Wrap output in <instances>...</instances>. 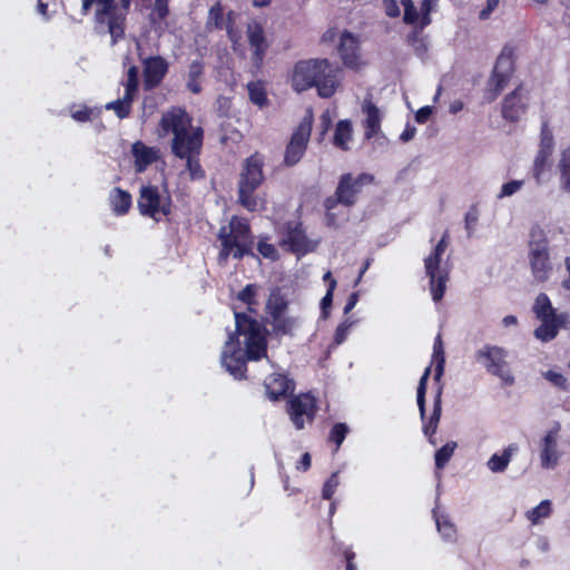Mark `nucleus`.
<instances>
[{
    "label": "nucleus",
    "instance_id": "nucleus-26",
    "mask_svg": "<svg viewBox=\"0 0 570 570\" xmlns=\"http://www.w3.org/2000/svg\"><path fill=\"white\" fill-rule=\"evenodd\" d=\"M126 14L127 12L124 11V13H120L117 9L112 14L106 16L105 22L108 24V32L111 37L112 45L125 37Z\"/></svg>",
    "mask_w": 570,
    "mask_h": 570
},
{
    "label": "nucleus",
    "instance_id": "nucleus-39",
    "mask_svg": "<svg viewBox=\"0 0 570 570\" xmlns=\"http://www.w3.org/2000/svg\"><path fill=\"white\" fill-rule=\"evenodd\" d=\"M257 292H258V286L256 284H247L237 294V299H239L240 302H243L244 304L247 305V311L249 313L256 312L254 306L257 305V299H256Z\"/></svg>",
    "mask_w": 570,
    "mask_h": 570
},
{
    "label": "nucleus",
    "instance_id": "nucleus-3",
    "mask_svg": "<svg viewBox=\"0 0 570 570\" xmlns=\"http://www.w3.org/2000/svg\"><path fill=\"white\" fill-rule=\"evenodd\" d=\"M336 71L327 59L298 61L294 67L292 86L297 92L316 87L320 97L331 98L338 87Z\"/></svg>",
    "mask_w": 570,
    "mask_h": 570
},
{
    "label": "nucleus",
    "instance_id": "nucleus-9",
    "mask_svg": "<svg viewBox=\"0 0 570 570\" xmlns=\"http://www.w3.org/2000/svg\"><path fill=\"white\" fill-rule=\"evenodd\" d=\"M509 352L498 345L485 344L474 353L476 362L482 364L485 371L501 380L505 386L514 384V376L507 361Z\"/></svg>",
    "mask_w": 570,
    "mask_h": 570
},
{
    "label": "nucleus",
    "instance_id": "nucleus-38",
    "mask_svg": "<svg viewBox=\"0 0 570 570\" xmlns=\"http://www.w3.org/2000/svg\"><path fill=\"white\" fill-rule=\"evenodd\" d=\"M134 99H135V96L129 95V97H128V94L125 92L122 99H117V100L108 102L106 105V109L114 110L119 119H125L131 112V105H132Z\"/></svg>",
    "mask_w": 570,
    "mask_h": 570
},
{
    "label": "nucleus",
    "instance_id": "nucleus-21",
    "mask_svg": "<svg viewBox=\"0 0 570 570\" xmlns=\"http://www.w3.org/2000/svg\"><path fill=\"white\" fill-rule=\"evenodd\" d=\"M362 110L366 116L363 121L364 136L366 139H372L381 131L382 115L377 106L367 99L364 100Z\"/></svg>",
    "mask_w": 570,
    "mask_h": 570
},
{
    "label": "nucleus",
    "instance_id": "nucleus-14",
    "mask_svg": "<svg viewBox=\"0 0 570 570\" xmlns=\"http://www.w3.org/2000/svg\"><path fill=\"white\" fill-rule=\"evenodd\" d=\"M287 413L295 429L303 430L305 421L312 423L316 416V399L311 393L292 396L287 402Z\"/></svg>",
    "mask_w": 570,
    "mask_h": 570
},
{
    "label": "nucleus",
    "instance_id": "nucleus-7",
    "mask_svg": "<svg viewBox=\"0 0 570 570\" xmlns=\"http://www.w3.org/2000/svg\"><path fill=\"white\" fill-rule=\"evenodd\" d=\"M529 236L528 258L531 273L537 282L543 283L549 279L552 272L549 240L544 230L539 225L531 227Z\"/></svg>",
    "mask_w": 570,
    "mask_h": 570
},
{
    "label": "nucleus",
    "instance_id": "nucleus-46",
    "mask_svg": "<svg viewBox=\"0 0 570 570\" xmlns=\"http://www.w3.org/2000/svg\"><path fill=\"white\" fill-rule=\"evenodd\" d=\"M272 320L273 328L277 334L287 335L292 333L295 325V321L293 318L285 317L284 314H281L278 317Z\"/></svg>",
    "mask_w": 570,
    "mask_h": 570
},
{
    "label": "nucleus",
    "instance_id": "nucleus-22",
    "mask_svg": "<svg viewBox=\"0 0 570 570\" xmlns=\"http://www.w3.org/2000/svg\"><path fill=\"white\" fill-rule=\"evenodd\" d=\"M558 431L550 430L543 438L541 450V465L546 469L554 468L558 463Z\"/></svg>",
    "mask_w": 570,
    "mask_h": 570
},
{
    "label": "nucleus",
    "instance_id": "nucleus-51",
    "mask_svg": "<svg viewBox=\"0 0 570 570\" xmlns=\"http://www.w3.org/2000/svg\"><path fill=\"white\" fill-rule=\"evenodd\" d=\"M335 288H336V283L328 284L326 294L321 299V311H322V315L324 318H326L330 314V308L332 307V304H333V296H334Z\"/></svg>",
    "mask_w": 570,
    "mask_h": 570
},
{
    "label": "nucleus",
    "instance_id": "nucleus-19",
    "mask_svg": "<svg viewBox=\"0 0 570 570\" xmlns=\"http://www.w3.org/2000/svg\"><path fill=\"white\" fill-rule=\"evenodd\" d=\"M264 386L267 397L275 402L291 395L295 383L286 374L272 373L264 380Z\"/></svg>",
    "mask_w": 570,
    "mask_h": 570
},
{
    "label": "nucleus",
    "instance_id": "nucleus-49",
    "mask_svg": "<svg viewBox=\"0 0 570 570\" xmlns=\"http://www.w3.org/2000/svg\"><path fill=\"white\" fill-rule=\"evenodd\" d=\"M338 484H340L338 475L336 472H334L323 484L322 498L324 500H331L333 498Z\"/></svg>",
    "mask_w": 570,
    "mask_h": 570
},
{
    "label": "nucleus",
    "instance_id": "nucleus-4",
    "mask_svg": "<svg viewBox=\"0 0 570 570\" xmlns=\"http://www.w3.org/2000/svg\"><path fill=\"white\" fill-rule=\"evenodd\" d=\"M217 238L220 249L217 256L218 264H226L229 257L240 261L245 256L257 258L254 253V235L247 219L233 216L228 226H222Z\"/></svg>",
    "mask_w": 570,
    "mask_h": 570
},
{
    "label": "nucleus",
    "instance_id": "nucleus-60",
    "mask_svg": "<svg viewBox=\"0 0 570 570\" xmlns=\"http://www.w3.org/2000/svg\"><path fill=\"white\" fill-rule=\"evenodd\" d=\"M432 112H433L432 107H430V106L421 107L415 114V121L419 124H425L430 119Z\"/></svg>",
    "mask_w": 570,
    "mask_h": 570
},
{
    "label": "nucleus",
    "instance_id": "nucleus-12",
    "mask_svg": "<svg viewBox=\"0 0 570 570\" xmlns=\"http://www.w3.org/2000/svg\"><path fill=\"white\" fill-rule=\"evenodd\" d=\"M279 246L297 257L316 248V244L307 237L303 223L297 220H288L284 224V237L279 242Z\"/></svg>",
    "mask_w": 570,
    "mask_h": 570
},
{
    "label": "nucleus",
    "instance_id": "nucleus-47",
    "mask_svg": "<svg viewBox=\"0 0 570 570\" xmlns=\"http://www.w3.org/2000/svg\"><path fill=\"white\" fill-rule=\"evenodd\" d=\"M436 527L439 532L448 540H452L455 538L456 529L452 522L448 520L446 517L436 518Z\"/></svg>",
    "mask_w": 570,
    "mask_h": 570
},
{
    "label": "nucleus",
    "instance_id": "nucleus-61",
    "mask_svg": "<svg viewBox=\"0 0 570 570\" xmlns=\"http://www.w3.org/2000/svg\"><path fill=\"white\" fill-rule=\"evenodd\" d=\"M417 19H419V13H417L415 6L404 9L403 20L405 23L413 24L417 21Z\"/></svg>",
    "mask_w": 570,
    "mask_h": 570
},
{
    "label": "nucleus",
    "instance_id": "nucleus-27",
    "mask_svg": "<svg viewBox=\"0 0 570 570\" xmlns=\"http://www.w3.org/2000/svg\"><path fill=\"white\" fill-rule=\"evenodd\" d=\"M426 276L430 278V289L434 302H440L445 293L448 273H440L439 269H425Z\"/></svg>",
    "mask_w": 570,
    "mask_h": 570
},
{
    "label": "nucleus",
    "instance_id": "nucleus-34",
    "mask_svg": "<svg viewBox=\"0 0 570 570\" xmlns=\"http://www.w3.org/2000/svg\"><path fill=\"white\" fill-rule=\"evenodd\" d=\"M169 2L170 0H154L153 7L148 14L149 23L153 27L160 26L169 16Z\"/></svg>",
    "mask_w": 570,
    "mask_h": 570
},
{
    "label": "nucleus",
    "instance_id": "nucleus-62",
    "mask_svg": "<svg viewBox=\"0 0 570 570\" xmlns=\"http://www.w3.org/2000/svg\"><path fill=\"white\" fill-rule=\"evenodd\" d=\"M499 2L500 0H487L485 8L480 11V19H488L492 11L499 6Z\"/></svg>",
    "mask_w": 570,
    "mask_h": 570
},
{
    "label": "nucleus",
    "instance_id": "nucleus-53",
    "mask_svg": "<svg viewBox=\"0 0 570 570\" xmlns=\"http://www.w3.org/2000/svg\"><path fill=\"white\" fill-rule=\"evenodd\" d=\"M257 250L258 253L267 259L276 261L278 259V253L276 247L273 244H269L265 240H259L257 244Z\"/></svg>",
    "mask_w": 570,
    "mask_h": 570
},
{
    "label": "nucleus",
    "instance_id": "nucleus-56",
    "mask_svg": "<svg viewBox=\"0 0 570 570\" xmlns=\"http://www.w3.org/2000/svg\"><path fill=\"white\" fill-rule=\"evenodd\" d=\"M523 185V180H511L502 185L499 198L509 197L517 193Z\"/></svg>",
    "mask_w": 570,
    "mask_h": 570
},
{
    "label": "nucleus",
    "instance_id": "nucleus-58",
    "mask_svg": "<svg viewBox=\"0 0 570 570\" xmlns=\"http://www.w3.org/2000/svg\"><path fill=\"white\" fill-rule=\"evenodd\" d=\"M385 13L390 18H397L400 16V8L396 0H383Z\"/></svg>",
    "mask_w": 570,
    "mask_h": 570
},
{
    "label": "nucleus",
    "instance_id": "nucleus-17",
    "mask_svg": "<svg viewBox=\"0 0 570 570\" xmlns=\"http://www.w3.org/2000/svg\"><path fill=\"white\" fill-rule=\"evenodd\" d=\"M246 37L252 50V61L259 68L262 67L265 56L269 49V41L266 37L264 27L258 21L247 24Z\"/></svg>",
    "mask_w": 570,
    "mask_h": 570
},
{
    "label": "nucleus",
    "instance_id": "nucleus-15",
    "mask_svg": "<svg viewBox=\"0 0 570 570\" xmlns=\"http://www.w3.org/2000/svg\"><path fill=\"white\" fill-rule=\"evenodd\" d=\"M337 52L343 65L348 69L360 70L365 66L361 55V42L355 35L347 30L341 33Z\"/></svg>",
    "mask_w": 570,
    "mask_h": 570
},
{
    "label": "nucleus",
    "instance_id": "nucleus-8",
    "mask_svg": "<svg viewBox=\"0 0 570 570\" xmlns=\"http://www.w3.org/2000/svg\"><path fill=\"white\" fill-rule=\"evenodd\" d=\"M514 48L505 45L497 58L483 92L484 102H493L508 86L515 71Z\"/></svg>",
    "mask_w": 570,
    "mask_h": 570
},
{
    "label": "nucleus",
    "instance_id": "nucleus-63",
    "mask_svg": "<svg viewBox=\"0 0 570 570\" xmlns=\"http://www.w3.org/2000/svg\"><path fill=\"white\" fill-rule=\"evenodd\" d=\"M312 465V458L308 452H305L296 464V469L306 472Z\"/></svg>",
    "mask_w": 570,
    "mask_h": 570
},
{
    "label": "nucleus",
    "instance_id": "nucleus-10",
    "mask_svg": "<svg viewBox=\"0 0 570 570\" xmlns=\"http://www.w3.org/2000/svg\"><path fill=\"white\" fill-rule=\"evenodd\" d=\"M313 112L309 109L294 128L284 151L283 165L285 167H294L305 156L313 129Z\"/></svg>",
    "mask_w": 570,
    "mask_h": 570
},
{
    "label": "nucleus",
    "instance_id": "nucleus-30",
    "mask_svg": "<svg viewBox=\"0 0 570 570\" xmlns=\"http://www.w3.org/2000/svg\"><path fill=\"white\" fill-rule=\"evenodd\" d=\"M532 311L538 320L557 318L560 316V313H557L546 293H540L535 297Z\"/></svg>",
    "mask_w": 570,
    "mask_h": 570
},
{
    "label": "nucleus",
    "instance_id": "nucleus-44",
    "mask_svg": "<svg viewBox=\"0 0 570 570\" xmlns=\"http://www.w3.org/2000/svg\"><path fill=\"white\" fill-rule=\"evenodd\" d=\"M562 189L570 193V153H563L559 163Z\"/></svg>",
    "mask_w": 570,
    "mask_h": 570
},
{
    "label": "nucleus",
    "instance_id": "nucleus-35",
    "mask_svg": "<svg viewBox=\"0 0 570 570\" xmlns=\"http://www.w3.org/2000/svg\"><path fill=\"white\" fill-rule=\"evenodd\" d=\"M249 100L258 106L259 108H264L268 105L267 91L265 88V83L262 80L250 81L247 85Z\"/></svg>",
    "mask_w": 570,
    "mask_h": 570
},
{
    "label": "nucleus",
    "instance_id": "nucleus-31",
    "mask_svg": "<svg viewBox=\"0 0 570 570\" xmlns=\"http://www.w3.org/2000/svg\"><path fill=\"white\" fill-rule=\"evenodd\" d=\"M518 450L515 444H510L507 446L501 454L494 453L488 461V468L494 472H503L507 470L512 454Z\"/></svg>",
    "mask_w": 570,
    "mask_h": 570
},
{
    "label": "nucleus",
    "instance_id": "nucleus-41",
    "mask_svg": "<svg viewBox=\"0 0 570 570\" xmlns=\"http://www.w3.org/2000/svg\"><path fill=\"white\" fill-rule=\"evenodd\" d=\"M348 432L350 428L346 423H335L332 426L327 436V442L335 444V452L340 450Z\"/></svg>",
    "mask_w": 570,
    "mask_h": 570
},
{
    "label": "nucleus",
    "instance_id": "nucleus-45",
    "mask_svg": "<svg viewBox=\"0 0 570 570\" xmlns=\"http://www.w3.org/2000/svg\"><path fill=\"white\" fill-rule=\"evenodd\" d=\"M139 85V70L137 66H130L127 70V81L125 83V92L136 97Z\"/></svg>",
    "mask_w": 570,
    "mask_h": 570
},
{
    "label": "nucleus",
    "instance_id": "nucleus-40",
    "mask_svg": "<svg viewBox=\"0 0 570 570\" xmlns=\"http://www.w3.org/2000/svg\"><path fill=\"white\" fill-rule=\"evenodd\" d=\"M199 156L200 154H191L181 158L186 160V169L191 180L205 178V170L200 165Z\"/></svg>",
    "mask_w": 570,
    "mask_h": 570
},
{
    "label": "nucleus",
    "instance_id": "nucleus-29",
    "mask_svg": "<svg viewBox=\"0 0 570 570\" xmlns=\"http://www.w3.org/2000/svg\"><path fill=\"white\" fill-rule=\"evenodd\" d=\"M352 122L347 119L340 120L336 124L333 145L341 150H348V141L352 139Z\"/></svg>",
    "mask_w": 570,
    "mask_h": 570
},
{
    "label": "nucleus",
    "instance_id": "nucleus-37",
    "mask_svg": "<svg viewBox=\"0 0 570 570\" xmlns=\"http://www.w3.org/2000/svg\"><path fill=\"white\" fill-rule=\"evenodd\" d=\"M206 26L208 29L215 30H223L225 28L226 14L220 1H217L209 8Z\"/></svg>",
    "mask_w": 570,
    "mask_h": 570
},
{
    "label": "nucleus",
    "instance_id": "nucleus-57",
    "mask_svg": "<svg viewBox=\"0 0 570 570\" xmlns=\"http://www.w3.org/2000/svg\"><path fill=\"white\" fill-rule=\"evenodd\" d=\"M546 377L556 386L566 389L567 385V379L558 372L554 371H548L546 374Z\"/></svg>",
    "mask_w": 570,
    "mask_h": 570
},
{
    "label": "nucleus",
    "instance_id": "nucleus-32",
    "mask_svg": "<svg viewBox=\"0 0 570 570\" xmlns=\"http://www.w3.org/2000/svg\"><path fill=\"white\" fill-rule=\"evenodd\" d=\"M449 243V233L444 232L439 243L435 245L432 253L424 259V267L432 272V269H440L442 255L444 254Z\"/></svg>",
    "mask_w": 570,
    "mask_h": 570
},
{
    "label": "nucleus",
    "instance_id": "nucleus-25",
    "mask_svg": "<svg viewBox=\"0 0 570 570\" xmlns=\"http://www.w3.org/2000/svg\"><path fill=\"white\" fill-rule=\"evenodd\" d=\"M95 4L97 6L95 17L96 20L100 23H104L106 21V16L112 14V12L118 9L116 0H82V13H88Z\"/></svg>",
    "mask_w": 570,
    "mask_h": 570
},
{
    "label": "nucleus",
    "instance_id": "nucleus-43",
    "mask_svg": "<svg viewBox=\"0 0 570 570\" xmlns=\"http://www.w3.org/2000/svg\"><path fill=\"white\" fill-rule=\"evenodd\" d=\"M455 449H456V443L453 441L448 442L443 446H441L435 452V466L438 469H443L448 464L450 459L452 458Z\"/></svg>",
    "mask_w": 570,
    "mask_h": 570
},
{
    "label": "nucleus",
    "instance_id": "nucleus-13",
    "mask_svg": "<svg viewBox=\"0 0 570 570\" xmlns=\"http://www.w3.org/2000/svg\"><path fill=\"white\" fill-rule=\"evenodd\" d=\"M139 213L142 216L158 220L157 215L169 216L171 214V199L163 198L157 186H141L137 200Z\"/></svg>",
    "mask_w": 570,
    "mask_h": 570
},
{
    "label": "nucleus",
    "instance_id": "nucleus-54",
    "mask_svg": "<svg viewBox=\"0 0 570 570\" xmlns=\"http://www.w3.org/2000/svg\"><path fill=\"white\" fill-rule=\"evenodd\" d=\"M76 106H72L71 108V117L78 122H87L91 119L92 116V109L88 106H79L78 109H75Z\"/></svg>",
    "mask_w": 570,
    "mask_h": 570
},
{
    "label": "nucleus",
    "instance_id": "nucleus-18",
    "mask_svg": "<svg viewBox=\"0 0 570 570\" xmlns=\"http://www.w3.org/2000/svg\"><path fill=\"white\" fill-rule=\"evenodd\" d=\"M142 86L145 91L157 88L168 73L169 65L161 56H151L142 60Z\"/></svg>",
    "mask_w": 570,
    "mask_h": 570
},
{
    "label": "nucleus",
    "instance_id": "nucleus-33",
    "mask_svg": "<svg viewBox=\"0 0 570 570\" xmlns=\"http://www.w3.org/2000/svg\"><path fill=\"white\" fill-rule=\"evenodd\" d=\"M288 302L278 288L274 289L266 303V309L272 318L278 317L287 309Z\"/></svg>",
    "mask_w": 570,
    "mask_h": 570
},
{
    "label": "nucleus",
    "instance_id": "nucleus-64",
    "mask_svg": "<svg viewBox=\"0 0 570 570\" xmlns=\"http://www.w3.org/2000/svg\"><path fill=\"white\" fill-rule=\"evenodd\" d=\"M344 558L346 561V570H357L354 563L355 553L351 549L344 551Z\"/></svg>",
    "mask_w": 570,
    "mask_h": 570
},
{
    "label": "nucleus",
    "instance_id": "nucleus-50",
    "mask_svg": "<svg viewBox=\"0 0 570 570\" xmlns=\"http://www.w3.org/2000/svg\"><path fill=\"white\" fill-rule=\"evenodd\" d=\"M235 22L236 13L233 10H229L226 13V26L224 29L226 30L228 39L232 41L233 45L237 43L239 40V35L235 30Z\"/></svg>",
    "mask_w": 570,
    "mask_h": 570
},
{
    "label": "nucleus",
    "instance_id": "nucleus-11",
    "mask_svg": "<svg viewBox=\"0 0 570 570\" xmlns=\"http://www.w3.org/2000/svg\"><path fill=\"white\" fill-rule=\"evenodd\" d=\"M431 374V367L428 366L420 379L417 390H416V403L420 411V416L423 422V433L429 436L430 442L435 444L432 441V436L436 433L439 422L442 414V386H440L436 391L433 402V411L430 417L426 420L425 413V393H426V384L429 376Z\"/></svg>",
    "mask_w": 570,
    "mask_h": 570
},
{
    "label": "nucleus",
    "instance_id": "nucleus-36",
    "mask_svg": "<svg viewBox=\"0 0 570 570\" xmlns=\"http://www.w3.org/2000/svg\"><path fill=\"white\" fill-rule=\"evenodd\" d=\"M433 361L435 362L434 380L440 381L444 373L445 354L443 347L442 336L439 333L433 343Z\"/></svg>",
    "mask_w": 570,
    "mask_h": 570
},
{
    "label": "nucleus",
    "instance_id": "nucleus-24",
    "mask_svg": "<svg viewBox=\"0 0 570 570\" xmlns=\"http://www.w3.org/2000/svg\"><path fill=\"white\" fill-rule=\"evenodd\" d=\"M132 154L135 157V169L137 173L146 170V168L157 159L156 151L141 141H137L132 145Z\"/></svg>",
    "mask_w": 570,
    "mask_h": 570
},
{
    "label": "nucleus",
    "instance_id": "nucleus-1",
    "mask_svg": "<svg viewBox=\"0 0 570 570\" xmlns=\"http://www.w3.org/2000/svg\"><path fill=\"white\" fill-rule=\"evenodd\" d=\"M235 332L229 333L222 351L220 361L235 380L247 379V361H261L267 356V330L252 315L234 311Z\"/></svg>",
    "mask_w": 570,
    "mask_h": 570
},
{
    "label": "nucleus",
    "instance_id": "nucleus-16",
    "mask_svg": "<svg viewBox=\"0 0 570 570\" xmlns=\"http://www.w3.org/2000/svg\"><path fill=\"white\" fill-rule=\"evenodd\" d=\"M528 110V97L523 92V85L520 83L509 92L501 104L502 118L511 124L518 122Z\"/></svg>",
    "mask_w": 570,
    "mask_h": 570
},
{
    "label": "nucleus",
    "instance_id": "nucleus-23",
    "mask_svg": "<svg viewBox=\"0 0 570 570\" xmlns=\"http://www.w3.org/2000/svg\"><path fill=\"white\" fill-rule=\"evenodd\" d=\"M109 204L115 215L124 216L129 212L132 198L129 191L115 187L109 194Z\"/></svg>",
    "mask_w": 570,
    "mask_h": 570
},
{
    "label": "nucleus",
    "instance_id": "nucleus-59",
    "mask_svg": "<svg viewBox=\"0 0 570 570\" xmlns=\"http://www.w3.org/2000/svg\"><path fill=\"white\" fill-rule=\"evenodd\" d=\"M553 137L548 128V124L544 122L541 127V149L550 148L552 146Z\"/></svg>",
    "mask_w": 570,
    "mask_h": 570
},
{
    "label": "nucleus",
    "instance_id": "nucleus-6",
    "mask_svg": "<svg viewBox=\"0 0 570 570\" xmlns=\"http://www.w3.org/2000/svg\"><path fill=\"white\" fill-rule=\"evenodd\" d=\"M264 166L265 158L258 151L245 158L242 164L237 183V202L248 212H256L261 208L255 191L265 181Z\"/></svg>",
    "mask_w": 570,
    "mask_h": 570
},
{
    "label": "nucleus",
    "instance_id": "nucleus-48",
    "mask_svg": "<svg viewBox=\"0 0 570 570\" xmlns=\"http://www.w3.org/2000/svg\"><path fill=\"white\" fill-rule=\"evenodd\" d=\"M355 324V321L350 318L344 320L335 330L333 343L335 345H341L348 335L350 328Z\"/></svg>",
    "mask_w": 570,
    "mask_h": 570
},
{
    "label": "nucleus",
    "instance_id": "nucleus-52",
    "mask_svg": "<svg viewBox=\"0 0 570 570\" xmlns=\"http://www.w3.org/2000/svg\"><path fill=\"white\" fill-rule=\"evenodd\" d=\"M548 156L549 153L541 149L534 159L533 176L535 177L537 181H540L541 174L544 171Z\"/></svg>",
    "mask_w": 570,
    "mask_h": 570
},
{
    "label": "nucleus",
    "instance_id": "nucleus-20",
    "mask_svg": "<svg viewBox=\"0 0 570 570\" xmlns=\"http://www.w3.org/2000/svg\"><path fill=\"white\" fill-rule=\"evenodd\" d=\"M541 324L534 330V336L541 342L554 340L561 327H564L569 321L568 313H560L557 318L539 320Z\"/></svg>",
    "mask_w": 570,
    "mask_h": 570
},
{
    "label": "nucleus",
    "instance_id": "nucleus-42",
    "mask_svg": "<svg viewBox=\"0 0 570 570\" xmlns=\"http://www.w3.org/2000/svg\"><path fill=\"white\" fill-rule=\"evenodd\" d=\"M551 502L549 500H543L537 507L527 512V518L532 524H537L540 519L548 518L551 514Z\"/></svg>",
    "mask_w": 570,
    "mask_h": 570
},
{
    "label": "nucleus",
    "instance_id": "nucleus-2",
    "mask_svg": "<svg viewBox=\"0 0 570 570\" xmlns=\"http://www.w3.org/2000/svg\"><path fill=\"white\" fill-rule=\"evenodd\" d=\"M158 131L160 136L173 134L170 149L175 157L202 154L204 130L193 127V118L185 108L173 106L166 110L158 122Z\"/></svg>",
    "mask_w": 570,
    "mask_h": 570
},
{
    "label": "nucleus",
    "instance_id": "nucleus-28",
    "mask_svg": "<svg viewBox=\"0 0 570 570\" xmlns=\"http://www.w3.org/2000/svg\"><path fill=\"white\" fill-rule=\"evenodd\" d=\"M204 69L205 65L200 59L194 60L189 65L186 87L195 95L200 94L203 90L202 77L204 75Z\"/></svg>",
    "mask_w": 570,
    "mask_h": 570
},
{
    "label": "nucleus",
    "instance_id": "nucleus-5",
    "mask_svg": "<svg viewBox=\"0 0 570 570\" xmlns=\"http://www.w3.org/2000/svg\"><path fill=\"white\" fill-rule=\"evenodd\" d=\"M373 180V175L367 173H361L357 176H353L351 173L341 175L335 193L327 196L323 202L326 225L330 227L336 226L337 218L334 209L337 205L341 204L347 208L353 207L357 202V197L361 194L363 186L372 184Z\"/></svg>",
    "mask_w": 570,
    "mask_h": 570
},
{
    "label": "nucleus",
    "instance_id": "nucleus-55",
    "mask_svg": "<svg viewBox=\"0 0 570 570\" xmlns=\"http://www.w3.org/2000/svg\"><path fill=\"white\" fill-rule=\"evenodd\" d=\"M479 220V212L475 205L471 206V208L465 214V229L468 232V236H471L474 232V228Z\"/></svg>",
    "mask_w": 570,
    "mask_h": 570
}]
</instances>
